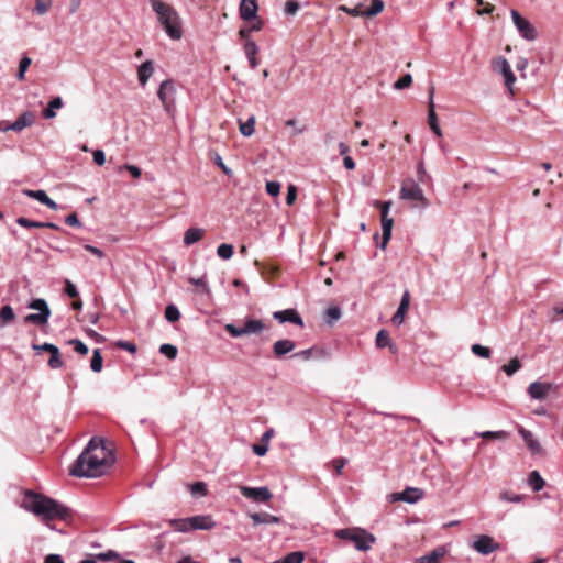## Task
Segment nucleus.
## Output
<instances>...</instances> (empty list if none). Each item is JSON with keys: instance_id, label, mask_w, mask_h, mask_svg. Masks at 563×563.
<instances>
[{"instance_id": "nucleus-1", "label": "nucleus", "mask_w": 563, "mask_h": 563, "mask_svg": "<svg viewBox=\"0 0 563 563\" xmlns=\"http://www.w3.org/2000/svg\"><path fill=\"white\" fill-rule=\"evenodd\" d=\"M113 460L107 450L103 439L91 438L70 467V475L75 477H99L103 475Z\"/></svg>"}, {"instance_id": "nucleus-2", "label": "nucleus", "mask_w": 563, "mask_h": 563, "mask_svg": "<svg viewBox=\"0 0 563 563\" xmlns=\"http://www.w3.org/2000/svg\"><path fill=\"white\" fill-rule=\"evenodd\" d=\"M21 507L40 517L49 528L48 522L54 519L68 520L70 518V509L62 503L47 497L45 495L35 493L33 490H25L24 498Z\"/></svg>"}, {"instance_id": "nucleus-3", "label": "nucleus", "mask_w": 563, "mask_h": 563, "mask_svg": "<svg viewBox=\"0 0 563 563\" xmlns=\"http://www.w3.org/2000/svg\"><path fill=\"white\" fill-rule=\"evenodd\" d=\"M159 25L172 40H180L183 36L181 19L178 12L163 0H150Z\"/></svg>"}, {"instance_id": "nucleus-4", "label": "nucleus", "mask_w": 563, "mask_h": 563, "mask_svg": "<svg viewBox=\"0 0 563 563\" xmlns=\"http://www.w3.org/2000/svg\"><path fill=\"white\" fill-rule=\"evenodd\" d=\"M335 537L353 542L358 551L369 550L376 541L375 536L363 528L340 529L335 531Z\"/></svg>"}, {"instance_id": "nucleus-5", "label": "nucleus", "mask_w": 563, "mask_h": 563, "mask_svg": "<svg viewBox=\"0 0 563 563\" xmlns=\"http://www.w3.org/2000/svg\"><path fill=\"white\" fill-rule=\"evenodd\" d=\"M400 198L404 200H412L420 202L421 207H427L428 201L423 195L421 187L412 179L404 181L400 189Z\"/></svg>"}, {"instance_id": "nucleus-6", "label": "nucleus", "mask_w": 563, "mask_h": 563, "mask_svg": "<svg viewBox=\"0 0 563 563\" xmlns=\"http://www.w3.org/2000/svg\"><path fill=\"white\" fill-rule=\"evenodd\" d=\"M175 96L176 88L174 81L170 79L164 80L158 88L157 97L167 112H170L175 106Z\"/></svg>"}, {"instance_id": "nucleus-7", "label": "nucleus", "mask_w": 563, "mask_h": 563, "mask_svg": "<svg viewBox=\"0 0 563 563\" xmlns=\"http://www.w3.org/2000/svg\"><path fill=\"white\" fill-rule=\"evenodd\" d=\"M512 22L521 35L527 41H534L537 38V31L533 25L525 19L517 10L510 12Z\"/></svg>"}, {"instance_id": "nucleus-8", "label": "nucleus", "mask_w": 563, "mask_h": 563, "mask_svg": "<svg viewBox=\"0 0 563 563\" xmlns=\"http://www.w3.org/2000/svg\"><path fill=\"white\" fill-rule=\"evenodd\" d=\"M493 69L503 75L507 89L512 93V86L516 81V76L511 70L510 64L505 57H497L493 62Z\"/></svg>"}, {"instance_id": "nucleus-9", "label": "nucleus", "mask_w": 563, "mask_h": 563, "mask_svg": "<svg viewBox=\"0 0 563 563\" xmlns=\"http://www.w3.org/2000/svg\"><path fill=\"white\" fill-rule=\"evenodd\" d=\"M264 328L261 320L250 319L243 327H236L234 324H227V331L233 336L239 338L250 333H256Z\"/></svg>"}, {"instance_id": "nucleus-10", "label": "nucleus", "mask_w": 563, "mask_h": 563, "mask_svg": "<svg viewBox=\"0 0 563 563\" xmlns=\"http://www.w3.org/2000/svg\"><path fill=\"white\" fill-rule=\"evenodd\" d=\"M472 548L479 554L488 555L497 551L500 548V544L494 541L490 536L481 534L475 538L472 543Z\"/></svg>"}, {"instance_id": "nucleus-11", "label": "nucleus", "mask_w": 563, "mask_h": 563, "mask_svg": "<svg viewBox=\"0 0 563 563\" xmlns=\"http://www.w3.org/2000/svg\"><path fill=\"white\" fill-rule=\"evenodd\" d=\"M423 498V490L417 487H407L402 492L389 495L390 501H404L407 504H416Z\"/></svg>"}, {"instance_id": "nucleus-12", "label": "nucleus", "mask_w": 563, "mask_h": 563, "mask_svg": "<svg viewBox=\"0 0 563 563\" xmlns=\"http://www.w3.org/2000/svg\"><path fill=\"white\" fill-rule=\"evenodd\" d=\"M239 489L244 497L253 499L255 501H267L273 496L266 486H261V487L240 486Z\"/></svg>"}, {"instance_id": "nucleus-13", "label": "nucleus", "mask_w": 563, "mask_h": 563, "mask_svg": "<svg viewBox=\"0 0 563 563\" xmlns=\"http://www.w3.org/2000/svg\"><path fill=\"white\" fill-rule=\"evenodd\" d=\"M518 433L525 441L528 450L532 455H542L544 453L543 448L538 439L534 438L533 433L523 427H518Z\"/></svg>"}, {"instance_id": "nucleus-14", "label": "nucleus", "mask_w": 563, "mask_h": 563, "mask_svg": "<svg viewBox=\"0 0 563 563\" xmlns=\"http://www.w3.org/2000/svg\"><path fill=\"white\" fill-rule=\"evenodd\" d=\"M553 389V385L550 383L533 382L528 387V395L534 400H544L550 391Z\"/></svg>"}, {"instance_id": "nucleus-15", "label": "nucleus", "mask_w": 563, "mask_h": 563, "mask_svg": "<svg viewBox=\"0 0 563 563\" xmlns=\"http://www.w3.org/2000/svg\"><path fill=\"white\" fill-rule=\"evenodd\" d=\"M258 4L256 0H241L239 7L240 18L244 21H252L257 18Z\"/></svg>"}, {"instance_id": "nucleus-16", "label": "nucleus", "mask_w": 563, "mask_h": 563, "mask_svg": "<svg viewBox=\"0 0 563 563\" xmlns=\"http://www.w3.org/2000/svg\"><path fill=\"white\" fill-rule=\"evenodd\" d=\"M35 115L32 112H24L21 114L12 124L1 128L2 131H15L20 132L23 129L31 126L34 123Z\"/></svg>"}, {"instance_id": "nucleus-17", "label": "nucleus", "mask_w": 563, "mask_h": 563, "mask_svg": "<svg viewBox=\"0 0 563 563\" xmlns=\"http://www.w3.org/2000/svg\"><path fill=\"white\" fill-rule=\"evenodd\" d=\"M189 518L191 530H211L216 527V521L211 516L198 515Z\"/></svg>"}, {"instance_id": "nucleus-18", "label": "nucleus", "mask_w": 563, "mask_h": 563, "mask_svg": "<svg viewBox=\"0 0 563 563\" xmlns=\"http://www.w3.org/2000/svg\"><path fill=\"white\" fill-rule=\"evenodd\" d=\"M433 93L434 89H430V97H429V113H428V123L431 128V130L434 132V134L438 137L442 136V130L438 123V118L434 110V102H433Z\"/></svg>"}, {"instance_id": "nucleus-19", "label": "nucleus", "mask_w": 563, "mask_h": 563, "mask_svg": "<svg viewBox=\"0 0 563 563\" xmlns=\"http://www.w3.org/2000/svg\"><path fill=\"white\" fill-rule=\"evenodd\" d=\"M23 194L30 198L40 201L41 203H43L44 206L48 207L52 210L58 209V205L48 197L45 190H24Z\"/></svg>"}, {"instance_id": "nucleus-20", "label": "nucleus", "mask_w": 563, "mask_h": 563, "mask_svg": "<svg viewBox=\"0 0 563 563\" xmlns=\"http://www.w3.org/2000/svg\"><path fill=\"white\" fill-rule=\"evenodd\" d=\"M253 523L255 526L258 525H278L283 521V519L278 516L271 515L268 512H253L250 515Z\"/></svg>"}, {"instance_id": "nucleus-21", "label": "nucleus", "mask_w": 563, "mask_h": 563, "mask_svg": "<svg viewBox=\"0 0 563 563\" xmlns=\"http://www.w3.org/2000/svg\"><path fill=\"white\" fill-rule=\"evenodd\" d=\"M274 434L275 431L273 428L267 429L261 438V443L254 444L252 446V451L254 452V454H256L257 456H264L268 451V443L269 440L274 437Z\"/></svg>"}, {"instance_id": "nucleus-22", "label": "nucleus", "mask_w": 563, "mask_h": 563, "mask_svg": "<svg viewBox=\"0 0 563 563\" xmlns=\"http://www.w3.org/2000/svg\"><path fill=\"white\" fill-rule=\"evenodd\" d=\"M154 73V64L152 60L142 63L137 68V80L142 87H145L148 79Z\"/></svg>"}, {"instance_id": "nucleus-23", "label": "nucleus", "mask_w": 563, "mask_h": 563, "mask_svg": "<svg viewBox=\"0 0 563 563\" xmlns=\"http://www.w3.org/2000/svg\"><path fill=\"white\" fill-rule=\"evenodd\" d=\"M394 220L391 218H382V242L377 246L386 250L387 244L391 238Z\"/></svg>"}, {"instance_id": "nucleus-24", "label": "nucleus", "mask_w": 563, "mask_h": 563, "mask_svg": "<svg viewBox=\"0 0 563 563\" xmlns=\"http://www.w3.org/2000/svg\"><path fill=\"white\" fill-rule=\"evenodd\" d=\"M296 344L287 339L278 340L273 344V353L275 357L280 358L295 349Z\"/></svg>"}, {"instance_id": "nucleus-25", "label": "nucleus", "mask_w": 563, "mask_h": 563, "mask_svg": "<svg viewBox=\"0 0 563 563\" xmlns=\"http://www.w3.org/2000/svg\"><path fill=\"white\" fill-rule=\"evenodd\" d=\"M446 554L444 547H438L431 552L417 559L416 563H439V561Z\"/></svg>"}, {"instance_id": "nucleus-26", "label": "nucleus", "mask_w": 563, "mask_h": 563, "mask_svg": "<svg viewBox=\"0 0 563 563\" xmlns=\"http://www.w3.org/2000/svg\"><path fill=\"white\" fill-rule=\"evenodd\" d=\"M29 308L37 310L38 313H30L26 317H49L51 314L48 305L44 299H34L29 303Z\"/></svg>"}, {"instance_id": "nucleus-27", "label": "nucleus", "mask_w": 563, "mask_h": 563, "mask_svg": "<svg viewBox=\"0 0 563 563\" xmlns=\"http://www.w3.org/2000/svg\"><path fill=\"white\" fill-rule=\"evenodd\" d=\"M258 52V47L256 43L252 40H246L244 44V53L249 59L250 66L254 69L258 65V60L256 58V54Z\"/></svg>"}, {"instance_id": "nucleus-28", "label": "nucleus", "mask_w": 563, "mask_h": 563, "mask_svg": "<svg viewBox=\"0 0 563 563\" xmlns=\"http://www.w3.org/2000/svg\"><path fill=\"white\" fill-rule=\"evenodd\" d=\"M205 233V229L189 228L184 234V244L186 246L192 245L194 243L200 241L203 238Z\"/></svg>"}, {"instance_id": "nucleus-29", "label": "nucleus", "mask_w": 563, "mask_h": 563, "mask_svg": "<svg viewBox=\"0 0 563 563\" xmlns=\"http://www.w3.org/2000/svg\"><path fill=\"white\" fill-rule=\"evenodd\" d=\"M527 483L536 493L542 490L545 486V481L542 478L538 471H532L529 474Z\"/></svg>"}, {"instance_id": "nucleus-30", "label": "nucleus", "mask_w": 563, "mask_h": 563, "mask_svg": "<svg viewBox=\"0 0 563 563\" xmlns=\"http://www.w3.org/2000/svg\"><path fill=\"white\" fill-rule=\"evenodd\" d=\"M318 357V358H325L328 357V353L324 351V350H316V349H307V350H302L300 352H297L292 355V357H299V358H302V360H310L311 357Z\"/></svg>"}, {"instance_id": "nucleus-31", "label": "nucleus", "mask_w": 563, "mask_h": 563, "mask_svg": "<svg viewBox=\"0 0 563 563\" xmlns=\"http://www.w3.org/2000/svg\"><path fill=\"white\" fill-rule=\"evenodd\" d=\"M255 115H250L249 119L243 122L242 120H239V130L243 136H251L255 132Z\"/></svg>"}, {"instance_id": "nucleus-32", "label": "nucleus", "mask_w": 563, "mask_h": 563, "mask_svg": "<svg viewBox=\"0 0 563 563\" xmlns=\"http://www.w3.org/2000/svg\"><path fill=\"white\" fill-rule=\"evenodd\" d=\"M63 107V100L60 97L53 98L48 102V107L43 111V117L45 119H53L56 117V110Z\"/></svg>"}, {"instance_id": "nucleus-33", "label": "nucleus", "mask_w": 563, "mask_h": 563, "mask_svg": "<svg viewBox=\"0 0 563 563\" xmlns=\"http://www.w3.org/2000/svg\"><path fill=\"white\" fill-rule=\"evenodd\" d=\"M190 518H185V519H169L168 520V523L170 527H173V529L177 532H188L191 530L190 528Z\"/></svg>"}, {"instance_id": "nucleus-34", "label": "nucleus", "mask_w": 563, "mask_h": 563, "mask_svg": "<svg viewBox=\"0 0 563 563\" xmlns=\"http://www.w3.org/2000/svg\"><path fill=\"white\" fill-rule=\"evenodd\" d=\"M376 345L379 349L389 346L391 352L396 351V347L390 343L389 334L386 330H380L376 335Z\"/></svg>"}, {"instance_id": "nucleus-35", "label": "nucleus", "mask_w": 563, "mask_h": 563, "mask_svg": "<svg viewBox=\"0 0 563 563\" xmlns=\"http://www.w3.org/2000/svg\"><path fill=\"white\" fill-rule=\"evenodd\" d=\"M305 560V554L301 551H294L288 553L283 559L276 560L272 563H302Z\"/></svg>"}, {"instance_id": "nucleus-36", "label": "nucleus", "mask_w": 563, "mask_h": 563, "mask_svg": "<svg viewBox=\"0 0 563 563\" xmlns=\"http://www.w3.org/2000/svg\"><path fill=\"white\" fill-rule=\"evenodd\" d=\"M103 367V360L101 355L100 349H95L92 352V357L90 362V368L95 373H99L102 371Z\"/></svg>"}, {"instance_id": "nucleus-37", "label": "nucleus", "mask_w": 563, "mask_h": 563, "mask_svg": "<svg viewBox=\"0 0 563 563\" xmlns=\"http://www.w3.org/2000/svg\"><path fill=\"white\" fill-rule=\"evenodd\" d=\"M384 10L383 0H371V5L365 9L366 18L375 16Z\"/></svg>"}, {"instance_id": "nucleus-38", "label": "nucleus", "mask_w": 563, "mask_h": 563, "mask_svg": "<svg viewBox=\"0 0 563 563\" xmlns=\"http://www.w3.org/2000/svg\"><path fill=\"white\" fill-rule=\"evenodd\" d=\"M475 435L481 437L483 439L504 440L508 437V432L504 431V430L484 431V432H475Z\"/></svg>"}, {"instance_id": "nucleus-39", "label": "nucleus", "mask_w": 563, "mask_h": 563, "mask_svg": "<svg viewBox=\"0 0 563 563\" xmlns=\"http://www.w3.org/2000/svg\"><path fill=\"white\" fill-rule=\"evenodd\" d=\"M49 354H51V356H49V358L47 361V365L52 369L60 368L64 363H63V360L60 357L59 349L58 347L54 349Z\"/></svg>"}, {"instance_id": "nucleus-40", "label": "nucleus", "mask_w": 563, "mask_h": 563, "mask_svg": "<svg viewBox=\"0 0 563 563\" xmlns=\"http://www.w3.org/2000/svg\"><path fill=\"white\" fill-rule=\"evenodd\" d=\"M189 283L191 285H194L197 288V291H199L200 294L208 295L210 292V289L206 282L205 276L199 277V278L191 277V278H189Z\"/></svg>"}, {"instance_id": "nucleus-41", "label": "nucleus", "mask_w": 563, "mask_h": 563, "mask_svg": "<svg viewBox=\"0 0 563 563\" xmlns=\"http://www.w3.org/2000/svg\"><path fill=\"white\" fill-rule=\"evenodd\" d=\"M499 499L507 503H521L525 499L523 495H519L509 490H503L499 494Z\"/></svg>"}, {"instance_id": "nucleus-42", "label": "nucleus", "mask_w": 563, "mask_h": 563, "mask_svg": "<svg viewBox=\"0 0 563 563\" xmlns=\"http://www.w3.org/2000/svg\"><path fill=\"white\" fill-rule=\"evenodd\" d=\"M410 296L408 291H405L397 311L393 317H405L409 307Z\"/></svg>"}, {"instance_id": "nucleus-43", "label": "nucleus", "mask_w": 563, "mask_h": 563, "mask_svg": "<svg viewBox=\"0 0 563 563\" xmlns=\"http://www.w3.org/2000/svg\"><path fill=\"white\" fill-rule=\"evenodd\" d=\"M233 253H234V249H233V245H231V244L223 243V244H220L217 249V254L222 260H230L233 256Z\"/></svg>"}, {"instance_id": "nucleus-44", "label": "nucleus", "mask_w": 563, "mask_h": 563, "mask_svg": "<svg viewBox=\"0 0 563 563\" xmlns=\"http://www.w3.org/2000/svg\"><path fill=\"white\" fill-rule=\"evenodd\" d=\"M159 352L163 355H165L168 360H175L178 355L177 346H175L173 344H168V343L162 344L159 346Z\"/></svg>"}, {"instance_id": "nucleus-45", "label": "nucleus", "mask_w": 563, "mask_h": 563, "mask_svg": "<svg viewBox=\"0 0 563 563\" xmlns=\"http://www.w3.org/2000/svg\"><path fill=\"white\" fill-rule=\"evenodd\" d=\"M67 344L71 345L74 350L80 355H87L89 352L88 346L81 340L70 339L67 341Z\"/></svg>"}, {"instance_id": "nucleus-46", "label": "nucleus", "mask_w": 563, "mask_h": 563, "mask_svg": "<svg viewBox=\"0 0 563 563\" xmlns=\"http://www.w3.org/2000/svg\"><path fill=\"white\" fill-rule=\"evenodd\" d=\"M188 487L192 496L207 495V485L203 482H196L194 484H190Z\"/></svg>"}, {"instance_id": "nucleus-47", "label": "nucleus", "mask_w": 563, "mask_h": 563, "mask_svg": "<svg viewBox=\"0 0 563 563\" xmlns=\"http://www.w3.org/2000/svg\"><path fill=\"white\" fill-rule=\"evenodd\" d=\"M521 367V363L518 358H512L508 362V364H505L503 366V371L508 375L511 376L516 372H518Z\"/></svg>"}, {"instance_id": "nucleus-48", "label": "nucleus", "mask_w": 563, "mask_h": 563, "mask_svg": "<svg viewBox=\"0 0 563 563\" xmlns=\"http://www.w3.org/2000/svg\"><path fill=\"white\" fill-rule=\"evenodd\" d=\"M411 84H412V76L410 74H406L405 76H402L401 78L396 80L394 82L393 87L396 90H401V89L410 87Z\"/></svg>"}, {"instance_id": "nucleus-49", "label": "nucleus", "mask_w": 563, "mask_h": 563, "mask_svg": "<svg viewBox=\"0 0 563 563\" xmlns=\"http://www.w3.org/2000/svg\"><path fill=\"white\" fill-rule=\"evenodd\" d=\"M51 7L52 0H36L34 12H36L40 15H43L49 10Z\"/></svg>"}, {"instance_id": "nucleus-50", "label": "nucleus", "mask_w": 563, "mask_h": 563, "mask_svg": "<svg viewBox=\"0 0 563 563\" xmlns=\"http://www.w3.org/2000/svg\"><path fill=\"white\" fill-rule=\"evenodd\" d=\"M471 351H472L475 355H477V356H479V357H483V358H488V357L490 356V350H489L488 347L483 346V345L477 344V343H476V344H473V345L471 346Z\"/></svg>"}, {"instance_id": "nucleus-51", "label": "nucleus", "mask_w": 563, "mask_h": 563, "mask_svg": "<svg viewBox=\"0 0 563 563\" xmlns=\"http://www.w3.org/2000/svg\"><path fill=\"white\" fill-rule=\"evenodd\" d=\"M299 10V3L296 0H288L285 3L284 12L287 15L294 16Z\"/></svg>"}, {"instance_id": "nucleus-52", "label": "nucleus", "mask_w": 563, "mask_h": 563, "mask_svg": "<svg viewBox=\"0 0 563 563\" xmlns=\"http://www.w3.org/2000/svg\"><path fill=\"white\" fill-rule=\"evenodd\" d=\"M16 223L23 228H42V222L33 221L24 217H20L16 219Z\"/></svg>"}, {"instance_id": "nucleus-53", "label": "nucleus", "mask_w": 563, "mask_h": 563, "mask_svg": "<svg viewBox=\"0 0 563 563\" xmlns=\"http://www.w3.org/2000/svg\"><path fill=\"white\" fill-rule=\"evenodd\" d=\"M280 184L276 180H269L266 183V192L273 197L279 195Z\"/></svg>"}, {"instance_id": "nucleus-54", "label": "nucleus", "mask_w": 563, "mask_h": 563, "mask_svg": "<svg viewBox=\"0 0 563 563\" xmlns=\"http://www.w3.org/2000/svg\"><path fill=\"white\" fill-rule=\"evenodd\" d=\"M56 347L57 346L52 343H43V344L33 343L32 344V349L36 352V354H40L43 351L51 353Z\"/></svg>"}, {"instance_id": "nucleus-55", "label": "nucleus", "mask_w": 563, "mask_h": 563, "mask_svg": "<svg viewBox=\"0 0 563 563\" xmlns=\"http://www.w3.org/2000/svg\"><path fill=\"white\" fill-rule=\"evenodd\" d=\"M92 156H93V162L98 166H102L106 163V154L102 150H95L92 152Z\"/></svg>"}, {"instance_id": "nucleus-56", "label": "nucleus", "mask_w": 563, "mask_h": 563, "mask_svg": "<svg viewBox=\"0 0 563 563\" xmlns=\"http://www.w3.org/2000/svg\"><path fill=\"white\" fill-rule=\"evenodd\" d=\"M97 558H98L99 560H101V561H106V562H108V561H112V560H114V559H118V558H119V554H118L115 551H113V550H109V551H107V552L99 553V554L97 555Z\"/></svg>"}, {"instance_id": "nucleus-57", "label": "nucleus", "mask_w": 563, "mask_h": 563, "mask_svg": "<svg viewBox=\"0 0 563 563\" xmlns=\"http://www.w3.org/2000/svg\"><path fill=\"white\" fill-rule=\"evenodd\" d=\"M120 169L128 170L134 178H139L142 175L141 168L135 165L125 164L121 166Z\"/></svg>"}, {"instance_id": "nucleus-58", "label": "nucleus", "mask_w": 563, "mask_h": 563, "mask_svg": "<svg viewBox=\"0 0 563 563\" xmlns=\"http://www.w3.org/2000/svg\"><path fill=\"white\" fill-rule=\"evenodd\" d=\"M65 223L70 227H77V228H81V225H82L76 213L68 214L65 218Z\"/></svg>"}, {"instance_id": "nucleus-59", "label": "nucleus", "mask_w": 563, "mask_h": 563, "mask_svg": "<svg viewBox=\"0 0 563 563\" xmlns=\"http://www.w3.org/2000/svg\"><path fill=\"white\" fill-rule=\"evenodd\" d=\"M117 346L124 350V351H128L130 353H135L136 352V346L134 343L130 342V341H119L117 343Z\"/></svg>"}, {"instance_id": "nucleus-60", "label": "nucleus", "mask_w": 563, "mask_h": 563, "mask_svg": "<svg viewBox=\"0 0 563 563\" xmlns=\"http://www.w3.org/2000/svg\"><path fill=\"white\" fill-rule=\"evenodd\" d=\"M84 249L86 251H88L89 253H91L92 255L97 256L98 258H103L104 257V252L102 250H100L99 247H97V246H93L91 244H86L84 246Z\"/></svg>"}, {"instance_id": "nucleus-61", "label": "nucleus", "mask_w": 563, "mask_h": 563, "mask_svg": "<svg viewBox=\"0 0 563 563\" xmlns=\"http://www.w3.org/2000/svg\"><path fill=\"white\" fill-rule=\"evenodd\" d=\"M272 317H299L295 309L274 311Z\"/></svg>"}, {"instance_id": "nucleus-62", "label": "nucleus", "mask_w": 563, "mask_h": 563, "mask_svg": "<svg viewBox=\"0 0 563 563\" xmlns=\"http://www.w3.org/2000/svg\"><path fill=\"white\" fill-rule=\"evenodd\" d=\"M297 197V190L296 187L290 185L287 189V196H286V202L287 205H292Z\"/></svg>"}, {"instance_id": "nucleus-63", "label": "nucleus", "mask_w": 563, "mask_h": 563, "mask_svg": "<svg viewBox=\"0 0 563 563\" xmlns=\"http://www.w3.org/2000/svg\"><path fill=\"white\" fill-rule=\"evenodd\" d=\"M65 291L71 298H76L78 296V290L76 286L69 280H66Z\"/></svg>"}, {"instance_id": "nucleus-64", "label": "nucleus", "mask_w": 563, "mask_h": 563, "mask_svg": "<svg viewBox=\"0 0 563 563\" xmlns=\"http://www.w3.org/2000/svg\"><path fill=\"white\" fill-rule=\"evenodd\" d=\"M44 563H64V560L59 554H48L46 555Z\"/></svg>"}]
</instances>
